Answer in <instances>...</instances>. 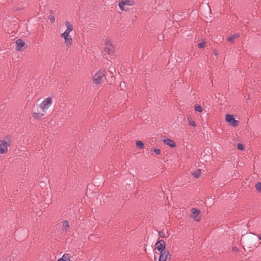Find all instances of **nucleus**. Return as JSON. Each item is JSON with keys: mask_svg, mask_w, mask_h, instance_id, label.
<instances>
[{"mask_svg": "<svg viewBox=\"0 0 261 261\" xmlns=\"http://www.w3.org/2000/svg\"><path fill=\"white\" fill-rule=\"evenodd\" d=\"M192 215L191 217L196 221H199L200 220V211L196 208H192L191 209Z\"/></svg>", "mask_w": 261, "mask_h": 261, "instance_id": "1a4fd4ad", "label": "nucleus"}, {"mask_svg": "<svg viewBox=\"0 0 261 261\" xmlns=\"http://www.w3.org/2000/svg\"><path fill=\"white\" fill-rule=\"evenodd\" d=\"M159 235L162 238H166L167 237V236H166V235L165 234V231H164L163 230L159 231Z\"/></svg>", "mask_w": 261, "mask_h": 261, "instance_id": "b1692460", "label": "nucleus"}, {"mask_svg": "<svg viewBox=\"0 0 261 261\" xmlns=\"http://www.w3.org/2000/svg\"><path fill=\"white\" fill-rule=\"evenodd\" d=\"M136 145L139 149H143L144 147V143L141 141H137Z\"/></svg>", "mask_w": 261, "mask_h": 261, "instance_id": "f3484780", "label": "nucleus"}, {"mask_svg": "<svg viewBox=\"0 0 261 261\" xmlns=\"http://www.w3.org/2000/svg\"><path fill=\"white\" fill-rule=\"evenodd\" d=\"M258 238H259V240H261V234H259V237H258Z\"/></svg>", "mask_w": 261, "mask_h": 261, "instance_id": "7c9ffc66", "label": "nucleus"}, {"mask_svg": "<svg viewBox=\"0 0 261 261\" xmlns=\"http://www.w3.org/2000/svg\"><path fill=\"white\" fill-rule=\"evenodd\" d=\"M50 13L53 14V10H50Z\"/></svg>", "mask_w": 261, "mask_h": 261, "instance_id": "2f4dec72", "label": "nucleus"}, {"mask_svg": "<svg viewBox=\"0 0 261 261\" xmlns=\"http://www.w3.org/2000/svg\"><path fill=\"white\" fill-rule=\"evenodd\" d=\"M58 261H70L69 256L68 254H65L63 256L59 259Z\"/></svg>", "mask_w": 261, "mask_h": 261, "instance_id": "dca6fc26", "label": "nucleus"}, {"mask_svg": "<svg viewBox=\"0 0 261 261\" xmlns=\"http://www.w3.org/2000/svg\"><path fill=\"white\" fill-rule=\"evenodd\" d=\"M205 46V42H201L200 43H198V46L200 48H204Z\"/></svg>", "mask_w": 261, "mask_h": 261, "instance_id": "393cba45", "label": "nucleus"}, {"mask_svg": "<svg viewBox=\"0 0 261 261\" xmlns=\"http://www.w3.org/2000/svg\"><path fill=\"white\" fill-rule=\"evenodd\" d=\"M105 70H99L97 71L93 76V81L96 84H99L101 83L102 79L105 77Z\"/></svg>", "mask_w": 261, "mask_h": 261, "instance_id": "f03ea898", "label": "nucleus"}, {"mask_svg": "<svg viewBox=\"0 0 261 261\" xmlns=\"http://www.w3.org/2000/svg\"><path fill=\"white\" fill-rule=\"evenodd\" d=\"M64 39L65 40V43L66 45L68 46H70L72 43V39L71 37L68 36L67 37H63Z\"/></svg>", "mask_w": 261, "mask_h": 261, "instance_id": "4468645a", "label": "nucleus"}, {"mask_svg": "<svg viewBox=\"0 0 261 261\" xmlns=\"http://www.w3.org/2000/svg\"><path fill=\"white\" fill-rule=\"evenodd\" d=\"M155 248L160 252L167 249L165 247V243L163 240H159L155 244Z\"/></svg>", "mask_w": 261, "mask_h": 261, "instance_id": "9d476101", "label": "nucleus"}, {"mask_svg": "<svg viewBox=\"0 0 261 261\" xmlns=\"http://www.w3.org/2000/svg\"><path fill=\"white\" fill-rule=\"evenodd\" d=\"M65 23L67 27L66 30L69 32H71L73 30L72 25L70 23L69 21H66Z\"/></svg>", "mask_w": 261, "mask_h": 261, "instance_id": "2eb2a0df", "label": "nucleus"}, {"mask_svg": "<svg viewBox=\"0 0 261 261\" xmlns=\"http://www.w3.org/2000/svg\"><path fill=\"white\" fill-rule=\"evenodd\" d=\"M164 142L165 144L168 145L171 148L175 147L176 146L175 143L170 139H166L164 140Z\"/></svg>", "mask_w": 261, "mask_h": 261, "instance_id": "f8f14e48", "label": "nucleus"}, {"mask_svg": "<svg viewBox=\"0 0 261 261\" xmlns=\"http://www.w3.org/2000/svg\"><path fill=\"white\" fill-rule=\"evenodd\" d=\"M232 250L237 251H238V248L236 247H234L232 248Z\"/></svg>", "mask_w": 261, "mask_h": 261, "instance_id": "c85d7f7f", "label": "nucleus"}, {"mask_svg": "<svg viewBox=\"0 0 261 261\" xmlns=\"http://www.w3.org/2000/svg\"><path fill=\"white\" fill-rule=\"evenodd\" d=\"M48 19L52 22H54V21H55V18L54 17V16L52 15H50L49 16H48Z\"/></svg>", "mask_w": 261, "mask_h": 261, "instance_id": "bb28decb", "label": "nucleus"}, {"mask_svg": "<svg viewBox=\"0 0 261 261\" xmlns=\"http://www.w3.org/2000/svg\"><path fill=\"white\" fill-rule=\"evenodd\" d=\"M195 110L196 112H198L199 113H201L203 111L202 108L201 107L200 105H197L195 106Z\"/></svg>", "mask_w": 261, "mask_h": 261, "instance_id": "aec40b11", "label": "nucleus"}, {"mask_svg": "<svg viewBox=\"0 0 261 261\" xmlns=\"http://www.w3.org/2000/svg\"><path fill=\"white\" fill-rule=\"evenodd\" d=\"M171 254L169 253V251L167 249L162 250L160 252V255L159 258V261H166L169 258H171Z\"/></svg>", "mask_w": 261, "mask_h": 261, "instance_id": "423d86ee", "label": "nucleus"}, {"mask_svg": "<svg viewBox=\"0 0 261 261\" xmlns=\"http://www.w3.org/2000/svg\"><path fill=\"white\" fill-rule=\"evenodd\" d=\"M237 148L238 149L240 150H244V146L241 143H238L237 145Z\"/></svg>", "mask_w": 261, "mask_h": 261, "instance_id": "a878e982", "label": "nucleus"}, {"mask_svg": "<svg viewBox=\"0 0 261 261\" xmlns=\"http://www.w3.org/2000/svg\"><path fill=\"white\" fill-rule=\"evenodd\" d=\"M201 174V170L197 169L192 173V175L195 178H198Z\"/></svg>", "mask_w": 261, "mask_h": 261, "instance_id": "a211bd4d", "label": "nucleus"}, {"mask_svg": "<svg viewBox=\"0 0 261 261\" xmlns=\"http://www.w3.org/2000/svg\"><path fill=\"white\" fill-rule=\"evenodd\" d=\"M40 108L41 107L39 105L37 108L36 111L34 112L33 114V117L35 119H39L44 115L45 112L43 109Z\"/></svg>", "mask_w": 261, "mask_h": 261, "instance_id": "6e6552de", "label": "nucleus"}, {"mask_svg": "<svg viewBox=\"0 0 261 261\" xmlns=\"http://www.w3.org/2000/svg\"><path fill=\"white\" fill-rule=\"evenodd\" d=\"M11 144V138L10 136H6L4 137L3 139L0 140V148L4 150L5 153L8 151V147Z\"/></svg>", "mask_w": 261, "mask_h": 261, "instance_id": "f257e3e1", "label": "nucleus"}, {"mask_svg": "<svg viewBox=\"0 0 261 261\" xmlns=\"http://www.w3.org/2000/svg\"><path fill=\"white\" fill-rule=\"evenodd\" d=\"M69 227V223L67 220H64L63 222V229H65V230H66V229Z\"/></svg>", "mask_w": 261, "mask_h": 261, "instance_id": "412c9836", "label": "nucleus"}, {"mask_svg": "<svg viewBox=\"0 0 261 261\" xmlns=\"http://www.w3.org/2000/svg\"><path fill=\"white\" fill-rule=\"evenodd\" d=\"M255 187L257 191L261 192V182H257L255 185Z\"/></svg>", "mask_w": 261, "mask_h": 261, "instance_id": "4be33fe9", "label": "nucleus"}, {"mask_svg": "<svg viewBox=\"0 0 261 261\" xmlns=\"http://www.w3.org/2000/svg\"><path fill=\"white\" fill-rule=\"evenodd\" d=\"M25 44L24 41L21 39H18L16 41V48L17 50H20L22 47Z\"/></svg>", "mask_w": 261, "mask_h": 261, "instance_id": "9b49d317", "label": "nucleus"}, {"mask_svg": "<svg viewBox=\"0 0 261 261\" xmlns=\"http://www.w3.org/2000/svg\"><path fill=\"white\" fill-rule=\"evenodd\" d=\"M52 103V99L50 97L45 98L43 101L39 105L41 107L40 109H43L46 112V111L51 106Z\"/></svg>", "mask_w": 261, "mask_h": 261, "instance_id": "20e7f679", "label": "nucleus"}, {"mask_svg": "<svg viewBox=\"0 0 261 261\" xmlns=\"http://www.w3.org/2000/svg\"><path fill=\"white\" fill-rule=\"evenodd\" d=\"M105 46L103 47V51L109 55H112L114 53V47L113 46L111 42L109 40L105 41Z\"/></svg>", "mask_w": 261, "mask_h": 261, "instance_id": "7ed1b4c3", "label": "nucleus"}, {"mask_svg": "<svg viewBox=\"0 0 261 261\" xmlns=\"http://www.w3.org/2000/svg\"><path fill=\"white\" fill-rule=\"evenodd\" d=\"M70 32H69V31H68L67 30H66V31L62 34H61V37H67L68 36H70L69 35V33Z\"/></svg>", "mask_w": 261, "mask_h": 261, "instance_id": "5701e85b", "label": "nucleus"}, {"mask_svg": "<svg viewBox=\"0 0 261 261\" xmlns=\"http://www.w3.org/2000/svg\"><path fill=\"white\" fill-rule=\"evenodd\" d=\"M214 54L215 55H217V53L216 52V50H215V51H214Z\"/></svg>", "mask_w": 261, "mask_h": 261, "instance_id": "c756f323", "label": "nucleus"}, {"mask_svg": "<svg viewBox=\"0 0 261 261\" xmlns=\"http://www.w3.org/2000/svg\"><path fill=\"white\" fill-rule=\"evenodd\" d=\"M154 152L157 154H160L161 153V150L160 149L158 148H155L153 150Z\"/></svg>", "mask_w": 261, "mask_h": 261, "instance_id": "cd10ccee", "label": "nucleus"}, {"mask_svg": "<svg viewBox=\"0 0 261 261\" xmlns=\"http://www.w3.org/2000/svg\"><path fill=\"white\" fill-rule=\"evenodd\" d=\"M134 4V2L131 0H121L119 3V7L122 11H126L125 6H133Z\"/></svg>", "mask_w": 261, "mask_h": 261, "instance_id": "0eeeda50", "label": "nucleus"}, {"mask_svg": "<svg viewBox=\"0 0 261 261\" xmlns=\"http://www.w3.org/2000/svg\"><path fill=\"white\" fill-rule=\"evenodd\" d=\"M239 36H240V34L239 33H235V34H232L231 36H229L227 38V40L230 43H233L234 42H233L234 39L238 38Z\"/></svg>", "mask_w": 261, "mask_h": 261, "instance_id": "ddd939ff", "label": "nucleus"}, {"mask_svg": "<svg viewBox=\"0 0 261 261\" xmlns=\"http://www.w3.org/2000/svg\"><path fill=\"white\" fill-rule=\"evenodd\" d=\"M225 119L227 122L234 127H237L239 125V121L234 119L232 115L226 114Z\"/></svg>", "mask_w": 261, "mask_h": 261, "instance_id": "39448f33", "label": "nucleus"}, {"mask_svg": "<svg viewBox=\"0 0 261 261\" xmlns=\"http://www.w3.org/2000/svg\"><path fill=\"white\" fill-rule=\"evenodd\" d=\"M188 122H189V124L191 126H192L193 127H196V123L194 121L192 120V119H191V117H188Z\"/></svg>", "mask_w": 261, "mask_h": 261, "instance_id": "6ab92c4d", "label": "nucleus"}]
</instances>
